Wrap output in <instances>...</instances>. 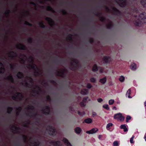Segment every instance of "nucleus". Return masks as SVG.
Instances as JSON below:
<instances>
[{"label":"nucleus","instance_id":"nucleus-1","mask_svg":"<svg viewBox=\"0 0 146 146\" xmlns=\"http://www.w3.org/2000/svg\"><path fill=\"white\" fill-rule=\"evenodd\" d=\"M134 16L135 19L134 20L133 23L136 26H139L141 23H145L146 22V13H141L138 17L135 15Z\"/></svg>","mask_w":146,"mask_h":146},{"label":"nucleus","instance_id":"nucleus-2","mask_svg":"<svg viewBox=\"0 0 146 146\" xmlns=\"http://www.w3.org/2000/svg\"><path fill=\"white\" fill-rule=\"evenodd\" d=\"M114 119L119 120L121 121H123L124 120L125 117L122 115V114L120 113L115 114L114 116Z\"/></svg>","mask_w":146,"mask_h":146},{"label":"nucleus","instance_id":"nucleus-3","mask_svg":"<svg viewBox=\"0 0 146 146\" xmlns=\"http://www.w3.org/2000/svg\"><path fill=\"white\" fill-rule=\"evenodd\" d=\"M28 61L31 63V64L30 67L31 68L34 69L35 70H38V68L37 66L33 63V58L32 56L29 57V59H28Z\"/></svg>","mask_w":146,"mask_h":146},{"label":"nucleus","instance_id":"nucleus-4","mask_svg":"<svg viewBox=\"0 0 146 146\" xmlns=\"http://www.w3.org/2000/svg\"><path fill=\"white\" fill-rule=\"evenodd\" d=\"M98 131V128H95L92 129L91 130L86 131V133L89 134H93L95 133Z\"/></svg>","mask_w":146,"mask_h":146},{"label":"nucleus","instance_id":"nucleus-5","mask_svg":"<svg viewBox=\"0 0 146 146\" xmlns=\"http://www.w3.org/2000/svg\"><path fill=\"white\" fill-rule=\"evenodd\" d=\"M116 2L121 7H124L125 4V0H116Z\"/></svg>","mask_w":146,"mask_h":146},{"label":"nucleus","instance_id":"nucleus-6","mask_svg":"<svg viewBox=\"0 0 146 146\" xmlns=\"http://www.w3.org/2000/svg\"><path fill=\"white\" fill-rule=\"evenodd\" d=\"M62 141L66 146H72L71 144L67 139L64 138Z\"/></svg>","mask_w":146,"mask_h":146},{"label":"nucleus","instance_id":"nucleus-7","mask_svg":"<svg viewBox=\"0 0 146 146\" xmlns=\"http://www.w3.org/2000/svg\"><path fill=\"white\" fill-rule=\"evenodd\" d=\"M16 96L15 97H13L14 99H16V98H18L19 99H21L23 98V95L22 94L20 93H17L16 94Z\"/></svg>","mask_w":146,"mask_h":146},{"label":"nucleus","instance_id":"nucleus-8","mask_svg":"<svg viewBox=\"0 0 146 146\" xmlns=\"http://www.w3.org/2000/svg\"><path fill=\"white\" fill-rule=\"evenodd\" d=\"M46 20L48 22L50 26H52L53 25L54 22L52 19L47 17L46 18Z\"/></svg>","mask_w":146,"mask_h":146},{"label":"nucleus","instance_id":"nucleus-9","mask_svg":"<svg viewBox=\"0 0 146 146\" xmlns=\"http://www.w3.org/2000/svg\"><path fill=\"white\" fill-rule=\"evenodd\" d=\"M107 79L106 77H104L102 78H101L99 80V82L101 83L104 84H105L106 82Z\"/></svg>","mask_w":146,"mask_h":146},{"label":"nucleus","instance_id":"nucleus-10","mask_svg":"<svg viewBox=\"0 0 146 146\" xmlns=\"http://www.w3.org/2000/svg\"><path fill=\"white\" fill-rule=\"evenodd\" d=\"M80 93L82 95H86L88 93V90L86 89H84L82 90Z\"/></svg>","mask_w":146,"mask_h":146},{"label":"nucleus","instance_id":"nucleus-11","mask_svg":"<svg viewBox=\"0 0 146 146\" xmlns=\"http://www.w3.org/2000/svg\"><path fill=\"white\" fill-rule=\"evenodd\" d=\"M49 133L52 135H54L55 132V130L54 128L52 127H50V129L49 130Z\"/></svg>","mask_w":146,"mask_h":146},{"label":"nucleus","instance_id":"nucleus-12","mask_svg":"<svg viewBox=\"0 0 146 146\" xmlns=\"http://www.w3.org/2000/svg\"><path fill=\"white\" fill-rule=\"evenodd\" d=\"M53 143L54 145L56 146H61L62 145V143L58 141L54 142Z\"/></svg>","mask_w":146,"mask_h":146},{"label":"nucleus","instance_id":"nucleus-13","mask_svg":"<svg viewBox=\"0 0 146 146\" xmlns=\"http://www.w3.org/2000/svg\"><path fill=\"white\" fill-rule=\"evenodd\" d=\"M130 68L132 70H135L136 68V64L134 63H132L130 66Z\"/></svg>","mask_w":146,"mask_h":146},{"label":"nucleus","instance_id":"nucleus-14","mask_svg":"<svg viewBox=\"0 0 146 146\" xmlns=\"http://www.w3.org/2000/svg\"><path fill=\"white\" fill-rule=\"evenodd\" d=\"M75 131L77 134H79L82 131V129L80 127H77L75 128Z\"/></svg>","mask_w":146,"mask_h":146},{"label":"nucleus","instance_id":"nucleus-15","mask_svg":"<svg viewBox=\"0 0 146 146\" xmlns=\"http://www.w3.org/2000/svg\"><path fill=\"white\" fill-rule=\"evenodd\" d=\"M17 47L20 49L24 50L25 49V47L21 44H19L17 46Z\"/></svg>","mask_w":146,"mask_h":146},{"label":"nucleus","instance_id":"nucleus-16","mask_svg":"<svg viewBox=\"0 0 146 146\" xmlns=\"http://www.w3.org/2000/svg\"><path fill=\"white\" fill-rule=\"evenodd\" d=\"M131 94V89H129L127 91L126 94V96H127L128 98H131V97L130 96V95Z\"/></svg>","mask_w":146,"mask_h":146},{"label":"nucleus","instance_id":"nucleus-17","mask_svg":"<svg viewBox=\"0 0 146 146\" xmlns=\"http://www.w3.org/2000/svg\"><path fill=\"white\" fill-rule=\"evenodd\" d=\"M120 128L121 129H123L124 131L125 132L127 131H128V129L125 125H121L120 126Z\"/></svg>","mask_w":146,"mask_h":146},{"label":"nucleus","instance_id":"nucleus-18","mask_svg":"<svg viewBox=\"0 0 146 146\" xmlns=\"http://www.w3.org/2000/svg\"><path fill=\"white\" fill-rule=\"evenodd\" d=\"M84 121L87 123H90L92 121V119L90 118H88L85 120Z\"/></svg>","mask_w":146,"mask_h":146},{"label":"nucleus","instance_id":"nucleus-19","mask_svg":"<svg viewBox=\"0 0 146 146\" xmlns=\"http://www.w3.org/2000/svg\"><path fill=\"white\" fill-rule=\"evenodd\" d=\"M119 80L120 82H123L124 81L125 77L123 76H121L120 77Z\"/></svg>","mask_w":146,"mask_h":146},{"label":"nucleus","instance_id":"nucleus-20","mask_svg":"<svg viewBox=\"0 0 146 146\" xmlns=\"http://www.w3.org/2000/svg\"><path fill=\"white\" fill-rule=\"evenodd\" d=\"M104 61L107 62L110 60V58L109 56H105L104 57Z\"/></svg>","mask_w":146,"mask_h":146},{"label":"nucleus","instance_id":"nucleus-21","mask_svg":"<svg viewBox=\"0 0 146 146\" xmlns=\"http://www.w3.org/2000/svg\"><path fill=\"white\" fill-rule=\"evenodd\" d=\"M92 70L94 71H97L98 70V68L96 64L94 65L92 68Z\"/></svg>","mask_w":146,"mask_h":146},{"label":"nucleus","instance_id":"nucleus-22","mask_svg":"<svg viewBox=\"0 0 146 146\" xmlns=\"http://www.w3.org/2000/svg\"><path fill=\"white\" fill-rule=\"evenodd\" d=\"M45 108L46 110L44 111V112L48 114L49 111V108L48 106H46L45 107Z\"/></svg>","mask_w":146,"mask_h":146},{"label":"nucleus","instance_id":"nucleus-23","mask_svg":"<svg viewBox=\"0 0 146 146\" xmlns=\"http://www.w3.org/2000/svg\"><path fill=\"white\" fill-rule=\"evenodd\" d=\"M2 70L1 71L2 72L4 70V67L3 64L0 62V70Z\"/></svg>","mask_w":146,"mask_h":146},{"label":"nucleus","instance_id":"nucleus-24","mask_svg":"<svg viewBox=\"0 0 146 146\" xmlns=\"http://www.w3.org/2000/svg\"><path fill=\"white\" fill-rule=\"evenodd\" d=\"M141 3L144 7H146V1L145 0H142L141 1Z\"/></svg>","mask_w":146,"mask_h":146},{"label":"nucleus","instance_id":"nucleus-25","mask_svg":"<svg viewBox=\"0 0 146 146\" xmlns=\"http://www.w3.org/2000/svg\"><path fill=\"white\" fill-rule=\"evenodd\" d=\"M119 143L117 141H115L113 143V146H119Z\"/></svg>","mask_w":146,"mask_h":146},{"label":"nucleus","instance_id":"nucleus-26","mask_svg":"<svg viewBox=\"0 0 146 146\" xmlns=\"http://www.w3.org/2000/svg\"><path fill=\"white\" fill-rule=\"evenodd\" d=\"M114 100L113 99H111L109 101L108 103L110 105H112L114 102Z\"/></svg>","mask_w":146,"mask_h":146},{"label":"nucleus","instance_id":"nucleus-27","mask_svg":"<svg viewBox=\"0 0 146 146\" xmlns=\"http://www.w3.org/2000/svg\"><path fill=\"white\" fill-rule=\"evenodd\" d=\"M103 107L107 110H109V108L108 104H104L103 106Z\"/></svg>","mask_w":146,"mask_h":146},{"label":"nucleus","instance_id":"nucleus-28","mask_svg":"<svg viewBox=\"0 0 146 146\" xmlns=\"http://www.w3.org/2000/svg\"><path fill=\"white\" fill-rule=\"evenodd\" d=\"M15 54L13 52H11L9 54V56L11 57H12L15 56Z\"/></svg>","mask_w":146,"mask_h":146},{"label":"nucleus","instance_id":"nucleus-29","mask_svg":"<svg viewBox=\"0 0 146 146\" xmlns=\"http://www.w3.org/2000/svg\"><path fill=\"white\" fill-rule=\"evenodd\" d=\"M23 76V74L21 72H19L17 74V77L19 78H21Z\"/></svg>","mask_w":146,"mask_h":146},{"label":"nucleus","instance_id":"nucleus-30","mask_svg":"<svg viewBox=\"0 0 146 146\" xmlns=\"http://www.w3.org/2000/svg\"><path fill=\"white\" fill-rule=\"evenodd\" d=\"M90 81L92 83H94L96 81V79L94 78H92L90 79Z\"/></svg>","mask_w":146,"mask_h":146},{"label":"nucleus","instance_id":"nucleus-31","mask_svg":"<svg viewBox=\"0 0 146 146\" xmlns=\"http://www.w3.org/2000/svg\"><path fill=\"white\" fill-rule=\"evenodd\" d=\"M131 117L129 115H127L126 117V121L127 122H128V121L129 120L131 119Z\"/></svg>","mask_w":146,"mask_h":146},{"label":"nucleus","instance_id":"nucleus-32","mask_svg":"<svg viewBox=\"0 0 146 146\" xmlns=\"http://www.w3.org/2000/svg\"><path fill=\"white\" fill-rule=\"evenodd\" d=\"M92 87V86L90 83H88L86 85V87L88 89H90Z\"/></svg>","mask_w":146,"mask_h":146},{"label":"nucleus","instance_id":"nucleus-33","mask_svg":"<svg viewBox=\"0 0 146 146\" xmlns=\"http://www.w3.org/2000/svg\"><path fill=\"white\" fill-rule=\"evenodd\" d=\"M78 114H79V115H81V116H83L84 115H85V113L84 112V111H83L82 112H80L79 111H78Z\"/></svg>","mask_w":146,"mask_h":146},{"label":"nucleus","instance_id":"nucleus-34","mask_svg":"<svg viewBox=\"0 0 146 146\" xmlns=\"http://www.w3.org/2000/svg\"><path fill=\"white\" fill-rule=\"evenodd\" d=\"M113 125V124L111 123H110L107 124L106 125V128L107 129L108 128L112 126Z\"/></svg>","mask_w":146,"mask_h":146},{"label":"nucleus","instance_id":"nucleus-35","mask_svg":"<svg viewBox=\"0 0 146 146\" xmlns=\"http://www.w3.org/2000/svg\"><path fill=\"white\" fill-rule=\"evenodd\" d=\"M88 97H86L84 98L83 99L82 101H83V102H84L86 103V102L87 100L88 99Z\"/></svg>","mask_w":146,"mask_h":146},{"label":"nucleus","instance_id":"nucleus-36","mask_svg":"<svg viewBox=\"0 0 146 146\" xmlns=\"http://www.w3.org/2000/svg\"><path fill=\"white\" fill-rule=\"evenodd\" d=\"M85 102H83V101L80 104V105L82 107L84 106H85Z\"/></svg>","mask_w":146,"mask_h":146},{"label":"nucleus","instance_id":"nucleus-37","mask_svg":"<svg viewBox=\"0 0 146 146\" xmlns=\"http://www.w3.org/2000/svg\"><path fill=\"white\" fill-rule=\"evenodd\" d=\"M97 101L99 102H101L103 101V100L101 98H99L97 99Z\"/></svg>","mask_w":146,"mask_h":146},{"label":"nucleus","instance_id":"nucleus-38","mask_svg":"<svg viewBox=\"0 0 146 146\" xmlns=\"http://www.w3.org/2000/svg\"><path fill=\"white\" fill-rule=\"evenodd\" d=\"M12 110V109L11 108H8L7 111L8 113H10Z\"/></svg>","mask_w":146,"mask_h":146},{"label":"nucleus","instance_id":"nucleus-39","mask_svg":"<svg viewBox=\"0 0 146 146\" xmlns=\"http://www.w3.org/2000/svg\"><path fill=\"white\" fill-rule=\"evenodd\" d=\"M23 56L24 57L23 58H21V59L22 60L23 62H24L25 59L26 58V57L25 55Z\"/></svg>","mask_w":146,"mask_h":146},{"label":"nucleus","instance_id":"nucleus-40","mask_svg":"<svg viewBox=\"0 0 146 146\" xmlns=\"http://www.w3.org/2000/svg\"><path fill=\"white\" fill-rule=\"evenodd\" d=\"M8 79L10 80L11 81H13V77L11 76H9L8 78Z\"/></svg>","mask_w":146,"mask_h":146},{"label":"nucleus","instance_id":"nucleus-41","mask_svg":"<svg viewBox=\"0 0 146 146\" xmlns=\"http://www.w3.org/2000/svg\"><path fill=\"white\" fill-rule=\"evenodd\" d=\"M134 137H132L130 139V142L131 143H133V138Z\"/></svg>","mask_w":146,"mask_h":146},{"label":"nucleus","instance_id":"nucleus-42","mask_svg":"<svg viewBox=\"0 0 146 146\" xmlns=\"http://www.w3.org/2000/svg\"><path fill=\"white\" fill-rule=\"evenodd\" d=\"M47 9L49 11H51L52 10V8L50 7H48L47 8Z\"/></svg>","mask_w":146,"mask_h":146},{"label":"nucleus","instance_id":"nucleus-43","mask_svg":"<svg viewBox=\"0 0 146 146\" xmlns=\"http://www.w3.org/2000/svg\"><path fill=\"white\" fill-rule=\"evenodd\" d=\"M99 71L100 72H101V73H102L103 72V69L101 68H99Z\"/></svg>","mask_w":146,"mask_h":146},{"label":"nucleus","instance_id":"nucleus-44","mask_svg":"<svg viewBox=\"0 0 146 146\" xmlns=\"http://www.w3.org/2000/svg\"><path fill=\"white\" fill-rule=\"evenodd\" d=\"M40 88L38 86H37L36 87V88L35 89V91H36V90H39Z\"/></svg>","mask_w":146,"mask_h":146},{"label":"nucleus","instance_id":"nucleus-45","mask_svg":"<svg viewBox=\"0 0 146 146\" xmlns=\"http://www.w3.org/2000/svg\"><path fill=\"white\" fill-rule=\"evenodd\" d=\"M40 26L41 27H44V25L42 23L40 24Z\"/></svg>","mask_w":146,"mask_h":146},{"label":"nucleus","instance_id":"nucleus-46","mask_svg":"<svg viewBox=\"0 0 146 146\" xmlns=\"http://www.w3.org/2000/svg\"><path fill=\"white\" fill-rule=\"evenodd\" d=\"M92 115L93 116H95L96 115V113L95 112H93L92 113Z\"/></svg>","mask_w":146,"mask_h":146},{"label":"nucleus","instance_id":"nucleus-47","mask_svg":"<svg viewBox=\"0 0 146 146\" xmlns=\"http://www.w3.org/2000/svg\"><path fill=\"white\" fill-rule=\"evenodd\" d=\"M102 136L101 135H98V138L99 139H100L102 137Z\"/></svg>","mask_w":146,"mask_h":146},{"label":"nucleus","instance_id":"nucleus-48","mask_svg":"<svg viewBox=\"0 0 146 146\" xmlns=\"http://www.w3.org/2000/svg\"><path fill=\"white\" fill-rule=\"evenodd\" d=\"M38 145V144L37 142H35V143L34 144V146H36Z\"/></svg>","mask_w":146,"mask_h":146},{"label":"nucleus","instance_id":"nucleus-49","mask_svg":"<svg viewBox=\"0 0 146 146\" xmlns=\"http://www.w3.org/2000/svg\"><path fill=\"white\" fill-rule=\"evenodd\" d=\"M62 72H60V74H58V75L59 76H62Z\"/></svg>","mask_w":146,"mask_h":146},{"label":"nucleus","instance_id":"nucleus-50","mask_svg":"<svg viewBox=\"0 0 146 146\" xmlns=\"http://www.w3.org/2000/svg\"><path fill=\"white\" fill-rule=\"evenodd\" d=\"M74 62H75L76 64V63H77V62H77V61H76V60H74Z\"/></svg>","mask_w":146,"mask_h":146},{"label":"nucleus","instance_id":"nucleus-51","mask_svg":"<svg viewBox=\"0 0 146 146\" xmlns=\"http://www.w3.org/2000/svg\"><path fill=\"white\" fill-rule=\"evenodd\" d=\"M113 109H115V110H116V108L115 107H113Z\"/></svg>","mask_w":146,"mask_h":146},{"label":"nucleus","instance_id":"nucleus-52","mask_svg":"<svg viewBox=\"0 0 146 146\" xmlns=\"http://www.w3.org/2000/svg\"><path fill=\"white\" fill-rule=\"evenodd\" d=\"M144 104L145 106L146 107V101L145 102Z\"/></svg>","mask_w":146,"mask_h":146},{"label":"nucleus","instance_id":"nucleus-53","mask_svg":"<svg viewBox=\"0 0 146 146\" xmlns=\"http://www.w3.org/2000/svg\"><path fill=\"white\" fill-rule=\"evenodd\" d=\"M145 141H146V136H145Z\"/></svg>","mask_w":146,"mask_h":146}]
</instances>
